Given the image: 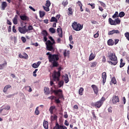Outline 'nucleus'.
<instances>
[{"label": "nucleus", "mask_w": 129, "mask_h": 129, "mask_svg": "<svg viewBox=\"0 0 129 129\" xmlns=\"http://www.w3.org/2000/svg\"><path fill=\"white\" fill-rule=\"evenodd\" d=\"M13 32L14 33H17V30L16 29V26H13L12 28Z\"/></svg>", "instance_id": "bf43d9fd"}, {"label": "nucleus", "mask_w": 129, "mask_h": 129, "mask_svg": "<svg viewBox=\"0 0 129 129\" xmlns=\"http://www.w3.org/2000/svg\"><path fill=\"white\" fill-rule=\"evenodd\" d=\"M33 26L31 25H29L28 26V31H32V30H33Z\"/></svg>", "instance_id": "8fccbe9b"}, {"label": "nucleus", "mask_w": 129, "mask_h": 129, "mask_svg": "<svg viewBox=\"0 0 129 129\" xmlns=\"http://www.w3.org/2000/svg\"><path fill=\"white\" fill-rule=\"evenodd\" d=\"M108 57L110 61H108V63L115 66L117 64L118 61L117 60V57L115 55V53L111 51L108 52Z\"/></svg>", "instance_id": "f03ea898"}, {"label": "nucleus", "mask_w": 129, "mask_h": 129, "mask_svg": "<svg viewBox=\"0 0 129 129\" xmlns=\"http://www.w3.org/2000/svg\"><path fill=\"white\" fill-rule=\"evenodd\" d=\"M102 102H101L100 101H98L92 104V106H95L96 108H100L101 106H102Z\"/></svg>", "instance_id": "1a4fd4ad"}, {"label": "nucleus", "mask_w": 129, "mask_h": 129, "mask_svg": "<svg viewBox=\"0 0 129 129\" xmlns=\"http://www.w3.org/2000/svg\"><path fill=\"white\" fill-rule=\"evenodd\" d=\"M72 28L75 31H81L83 29V25L80 24V23H77V22H75L72 24Z\"/></svg>", "instance_id": "39448f33"}, {"label": "nucleus", "mask_w": 129, "mask_h": 129, "mask_svg": "<svg viewBox=\"0 0 129 129\" xmlns=\"http://www.w3.org/2000/svg\"><path fill=\"white\" fill-rule=\"evenodd\" d=\"M69 12H68V16H72L73 15V12L72 11V8L70 7L68 9Z\"/></svg>", "instance_id": "bb28decb"}, {"label": "nucleus", "mask_w": 129, "mask_h": 129, "mask_svg": "<svg viewBox=\"0 0 129 129\" xmlns=\"http://www.w3.org/2000/svg\"><path fill=\"white\" fill-rule=\"evenodd\" d=\"M69 54H70V51L69 50H65L64 52H63V56L64 58H66V57H67L68 55H69Z\"/></svg>", "instance_id": "cd10ccee"}, {"label": "nucleus", "mask_w": 129, "mask_h": 129, "mask_svg": "<svg viewBox=\"0 0 129 129\" xmlns=\"http://www.w3.org/2000/svg\"><path fill=\"white\" fill-rule=\"evenodd\" d=\"M46 55L48 56V59L49 62L52 64V68L58 67L59 66V63L58 62V61H59V55L52 54L50 53V52H47Z\"/></svg>", "instance_id": "f257e3e1"}, {"label": "nucleus", "mask_w": 129, "mask_h": 129, "mask_svg": "<svg viewBox=\"0 0 129 129\" xmlns=\"http://www.w3.org/2000/svg\"><path fill=\"white\" fill-rule=\"evenodd\" d=\"M106 73L105 72H103L102 74V78L103 79V84H104V83H105V82H106Z\"/></svg>", "instance_id": "4468645a"}, {"label": "nucleus", "mask_w": 129, "mask_h": 129, "mask_svg": "<svg viewBox=\"0 0 129 129\" xmlns=\"http://www.w3.org/2000/svg\"><path fill=\"white\" fill-rule=\"evenodd\" d=\"M63 116L64 118H68V114H67V112H64Z\"/></svg>", "instance_id": "e2e57ef3"}, {"label": "nucleus", "mask_w": 129, "mask_h": 129, "mask_svg": "<svg viewBox=\"0 0 129 129\" xmlns=\"http://www.w3.org/2000/svg\"><path fill=\"white\" fill-rule=\"evenodd\" d=\"M49 39L50 40H50H47L46 42V50H47V51H53V52H54V51H55V48H54V46H53V45L55 43V40L53 39L52 36H49Z\"/></svg>", "instance_id": "7ed1b4c3"}, {"label": "nucleus", "mask_w": 129, "mask_h": 129, "mask_svg": "<svg viewBox=\"0 0 129 129\" xmlns=\"http://www.w3.org/2000/svg\"><path fill=\"white\" fill-rule=\"evenodd\" d=\"M20 18L21 20H22V21H29V18L25 15L22 16L20 15Z\"/></svg>", "instance_id": "6ab92c4d"}, {"label": "nucleus", "mask_w": 129, "mask_h": 129, "mask_svg": "<svg viewBox=\"0 0 129 129\" xmlns=\"http://www.w3.org/2000/svg\"><path fill=\"white\" fill-rule=\"evenodd\" d=\"M91 87L93 90L95 94H98V87L95 85H92Z\"/></svg>", "instance_id": "9b49d317"}, {"label": "nucleus", "mask_w": 129, "mask_h": 129, "mask_svg": "<svg viewBox=\"0 0 129 129\" xmlns=\"http://www.w3.org/2000/svg\"><path fill=\"white\" fill-rule=\"evenodd\" d=\"M64 125H67V126H68V125H69V122H68V121H67V120H66L64 121Z\"/></svg>", "instance_id": "774afa93"}, {"label": "nucleus", "mask_w": 129, "mask_h": 129, "mask_svg": "<svg viewBox=\"0 0 129 129\" xmlns=\"http://www.w3.org/2000/svg\"><path fill=\"white\" fill-rule=\"evenodd\" d=\"M95 58V56L94 55V54L92 53L89 56V61H91L92 60H93Z\"/></svg>", "instance_id": "72a5a7b5"}, {"label": "nucleus", "mask_w": 129, "mask_h": 129, "mask_svg": "<svg viewBox=\"0 0 129 129\" xmlns=\"http://www.w3.org/2000/svg\"><path fill=\"white\" fill-rule=\"evenodd\" d=\"M42 34L43 35L44 37L48 36V32H47V31L46 30L42 31Z\"/></svg>", "instance_id": "4c0bfd02"}, {"label": "nucleus", "mask_w": 129, "mask_h": 129, "mask_svg": "<svg viewBox=\"0 0 129 129\" xmlns=\"http://www.w3.org/2000/svg\"><path fill=\"white\" fill-rule=\"evenodd\" d=\"M10 88H12V86H11L10 85H6L4 88L3 92H4V93H6L7 91H8L9 89H10Z\"/></svg>", "instance_id": "f3484780"}, {"label": "nucleus", "mask_w": 129, "mask_h": 129, "mask_svg": "<svg viewBox=\"0 0 129 129\" xmlns=\"http://www.w3.org/2000/svg\"><path fill=\"white\" fill-rule=\"evenodd\" d=\"M111 83H113V84H116V80L115 79V78H112Z\"/></svg>", "instance_id": "37998d69"}, {"label": "nucleus", "mask_w": 129, "mask_h": 129, "mask_svg": "<svg viewBox=\"0 0 129 129\" xmlns=\"http://www.w3.org/2000/svg\"><path fill=\"white\" fill-rule=\"evenodd\" d=\"M52 92L55 93V95H58V98H63V91H62V90H54L52 91Z\"/></svg>", "instance_id": "0eeeda50"}, {"label": "nucleus", "mask_w": 129, "mask_h": 129, "mask_svg": "<svg viewBox=\"0 0 129 129\" xmlns=\"http://www.w3.org/2000/svg\"><path fill=\"white\" fill-rule=\"evenodd\" d=\"M40 64H41V61H38L37 63H34L32 64L33 68L36 69V68H38L40 66Z\"/></svg>", "instance_id": "412c9836"}, {"label": "nucleus", "mask_w": 129, "mask_h": 129, "mask_svg": "<svg viewBox=\"0 0 129 129\" xmlns=\"http://www.w3.org/2000/svg\"><path fill=\"white\" fill-rule=\"evenodd\" d=\"M51 118H53V120H55L57 119V115H54V116H51Z\"/></svg>", "instance_id": "69168bd1"}, {"label": "nucleus", "mask_w": 129, "mask_h": 129, "mask_svg": "<svg viewBox=\"0 0 129 129\" xmlns=\"http://www.w3.org/2000/svg\"><path fill=\"white\" fill-rule=\"evenodd\" d=\"M57 32L58 34H60V33H62V29L58 28L57 29Z\"/></svg>", "instance_id": "052dcab7"}, {"label": "nucleus", "mask_w": 129, "mask_h": 129, "mask_svg": "<svg viewBox=\"0 0 129 129\" xmlns=\"http://www.w3.org/2000/svg\"><path fill=\"white\" fill-rule=\"evenodd\" d=\"M49 31L51 33V34H55V33H56V30L54 28H50L49 29Z\"/></svg>", "instance_id": "7c9ffc66"}, {"label": "nucleus", "mask_w": 129, "mask_h": 129, "mask_svg": "<svg viewBox=\"0 0 129 129\" xmlns=\"http://www.w3.org/2000/svg\"><path fill=\"white\" fill-rule=\"evenodd\" d=\"M118 12H115L114 14L112 16V18L113 19H115L116 18H118Z\"/></svg>", "instance_id": "e433bc0d"}, {"label": "nucleus", "mask_w": 129, "mask_h": 129, "mask_svg": "<svg viewBox=\"0 0 129 129\" xmlns=\"http://www.w3.org/2000/svg\"><path fill=\"white\" fill-rule=\"evenodd\" d=\"M18 31L21 34H26L27 32H28V29H27V26L25 25L23 27H19L18 28Z\"/></svg>", "instance_id": "6e6552de"}, {"label": "nucleus", "mask_w": 129, "mask_h": 129, "mask_svg": "<svg viewBox=\"0 0 129 129\" xmlns=\"http://www.w3.org/2000/svg\"><path fill=\"white\" fill-rule=\"evenodd\" d=\"M45 14L46 13L44 11H39V16L40 18H43V17L45 16Z\"/></svg>", "instance_id": "f704fd0d"}, {"label": "nucleus", "mask_w": 129, "mask_h": 129, "mask_svg": "<svg viewBox=\"0 0 129 129\" xmlns=\"http://www.w3.org/2000/svg\"><path fill=\"white\" fill-rule=\"evenodd\" d=\"M46 7H49L50 6H51V2H50V1H46V3L45 4Z\"/></svg>", "instance_id": "a19ab883"}, {"label": "nucleus", "mask_w": 129, "mask_h": 129, "mask_svg": "<svg viewBox=\"0 0 129 129\" xmlns=\"http://www.w3.org/2000/svg\"><path fill=\"white\" fill-rule=\"evenodd\" d=\"M102 62H103V63H105V62H106V58L104 55L102 56Z\"/></svg>", "instance_id": "3c124183"}, {"label": "nucleus", "mask_w": 129, "mask_h": 129, "mask_svg": "<svg viewBox=\"0 0 129 129\" xmlns=\"http://www.w3.org/2000/svg\"><path fill=\"white\" fill-rule=\"evenodd\" d=\"M23 55H22V53H20L19 54V58H21V59H28V58H29V55H28V54H27L25 52H24Z\"/></svg>", "instance_id": "f8f14e48"}, {"label": "nucleus", "mask_w": 129, "mask_h": 129, "mask_svg": "<svg viewBox=\"0 0 129 129\" xmlns=\"http://www.w3.org/2000/svg\"><path fill=\"white\" fill-rule=\"evenodd\" d=\"M39 108V107H36V109H35V114H36V115H39V114H40V111H39V110H38Z\"/></svg>", "instance_id": "79ce46f5"}, {"label": "nucleus", "mask_w": 129, "mask_h": 129, "mask_svg": "<svg viewBox=\"0 0 129 129\" xmlns=\"http://www.w3.org/2000/svg\"><path fill=\"white\" fill-rule=\"evenodd\" d=\"M109 23L111 26H116V25H120V19L117 18L115 19V20H112L111 18H109L108 19Z\"/></svg>", "instance_id": "423d86ee"}, {"label": "nucleus", "mask_w": 129, "mask_h": 129, "mask_svg": "<svg viewBox=\"0 0 129 129\" xmlns=\"http://www.w3.org/2000/svg\"><path fill=\"white\" fill-rule=\"evenodd\" d=\"M77 4L78 5V6L80 7H83V5H82V3H81V2L80 1H78Z\"/></svg>", "instance_id": "13d9d810"}, {"label": "nucleus", "mask_w": 129, "mask_h": 129, "mask_svg": "<svg viewBox=\"0 0 129 129\" xmlns=\"http://www.w3.org/2000/svg\"><path fill=\"white\" fill-rule=\"evenodd\" d=\"M58 72L54 71L52 74L53 80L54 81H59L60 80V76H61V70H63L62 67L57 68Z\"/></svg>", "instance_id": "20e7f679"}, {"label": "nucleus", "mask_w": 129, "mask_h": 129, "mask_svg": "<svg viewBox=\"0 0 129 129\" xmlns=\"http://www.w3.org/2000/svg\"><path fill=\"white\" fill-rule=\"evenodd\" d=\"M44 92L46 95H49V94H50V89L47 87H45L44 88Z\"/></svg>", "instance_id": "2eb2a0df"}, {"label": "nucleus", "mask_w": 129, "mask_h": 129, "mask_svg": "<svg viewBox=\"0 0 129 129\" xmlns=\"http://www.w3.org/2000/svg\"><path fill=\"white\" fill-rule=\"evenodd\" d=\"M99 37V31H97V33L94 35V38H98Z\"/></svg>", "instance_id": "a18cd8bd"}, {"label": "nucleus", "mask_w": 129, "mask_h": 129, "mask_svg": "<svg viewBox=\"0 0 129 129\" xmlns=\"http://www.w3.org/2000/svg\"><path fill=\"white\" fill-rule=\"evenodd\" d=\"M31 45H32V46H35V47H38V46H39V44H38V42L33 43L31 44Z\"/></svg>", "instance_id": "680f3d73"}, {"label": "nucleus", "mask_w": 129, "mask_h": 129, "mask_svg": "<svg viewBox=\"0 0 129 129\" xmlns=\"http://www.w3.org/2000/svg\"><path fill=\"white\" fill-rule=\"evenodd\" d=\"M62 5L63 6V7H66V6H67V5H68V1H63Z\"/></svg>", "instance_id": "c03bdc74"}, {"label": "nucleus", "mask_w": 129, "mask_h": 129, "mask_svg": "<svg viewBox=\"0 0 129 129\" xmlns=\"http://www.w3.org/2000/svg\"><path fill=\"white\" fill-rule=\"evenodd\" d=\"M50 22H55V23H58V20H57V19L55 17H52L50 19Z\"/></svg>", "instance_id": "c756f323"}, {"label": "nucleus", "mask_w": 129, "mask_h": 129, "mask_svg": "<svg viewBox=\"0 0 129 129\" xmlns=\"http://www.w3.org/2000/svg\"><path fill=\"white\" fill-rule=\"evenodd\" d=\"M88 6H90L91 7V9H93L95 8V4H90V3H88Z\"/></svg>", "instance_id": "58836bf2"}, {"label": "nucleus", "mask_w": 129, "mask_h": 129, "mask_svg": "<svg viewBox=\"0 0 129 129\" xmlns=\"http://www.w3.org/2000/svg\"><path fill=\"white\" fill-rule=\"evenodd\" d=\"M1 7L2 11H5V10H6V8L8 7V4H7V2H3L2 3Z\"/></svg>", "instance_id": "a211bd4d"}, {"label": "nucleus", "mask_w": 129, "mask_h": 129, "mask_svg": "<svg viewBox=\"0 0 129 129\" xmlns=\"http://www.w3.org/2000/svg\"><path fill=\"white\" fill-rule=\"evenodd\" d=\"M99 3L100 4L101 6H102V7H103V8H105V7H106V5L103 2L101 1H99Z\"/></svg>", "instance_id": "49530a36"}, {"label": "nucleus", "mask_w": 129, "mask_h": 129, "mask_svg": "<svg viewBox=\"0 0 129 129\" xmlns=\"http://www.w3.org/2000/svg\"><path fill=\"white\" fill-rule=\"evenodd\" d=\"M43 8L44 10V11H46V12H49V11H50V9L49 8V7H45V6H43Z\"/></svg>", "instance_id": "de8ad7c7"}, {"label": "nucleus", "mask_w": 129, "mask_h": 129, "mask_svg": "<svg viewBox=\"0 0 129 129\" xmlns=\"http://www.w3.org/2000/svg\"><path fill=\"white\" fill-rule=\"evenodd\" d=\"M64 77V81L65 83H68L69 82V77H68V75L67 74H66Z\"/></svg>", "instance_id": "4be33fe9"}, {"label": "nucleus", "mask_w": 129, "mask_h": 129, "mask_svg": "<svg viewBox=\"0 0 129 129\" xmlns=\"http://www.w3.org/2000/svg\"><path fill=\"white\" fill-rule=\"evenodd\" d=\"M8 65V62L6 61H5L3 64H0V70H3L5 68V66Z\"/></svg>", "instance_id": "393cba45"}, {"label": "nucleus", "mask_w": 129, "mask_h": 129, "mask_svg": "<svg viewBox=\"0 0 129 129\" xmlns=\"http://www.w3.org/2000/svg\"><path fill=\"white\" fill-rule=\"evenodd\" d=\"M99 101L102 102V104H103V102L105 101V98L104 97H102Z\"/></svg>", "instance_id": "5fc2aeb1"}, {"label": "nucleus", "mask_w": 129, "mask_h": 129, "mask_svg": "<svg viewBox=\"0 0 129 129\" xmlns=\"http://www.w3.org/2000/svg\"><path fill=\"white\" fill-rule=\"evenodd\" d=\"M21 40L23 43H26V41H27V39L25 37H21Z\"/></svg>", "instance_id": "603ef678"}, {"label": "nucleus", "mask_w": 129, "mask_h": 129, "mask_svg": "<svg viewBox=\"0 0 129 129\" xmlns=\"http://www.w3.org/2000/svg\"><path fill=\"white\" fill-rule=\"evenodd\" d=\"M53 129H59V123H56L55 126L53 127Z\"/></svg>", "instance_id": "6e6d98bb"}, {"label": "nucleus", "mask_w": 129, "mask_h": 129, "mask_svg": "<svg viewBox=\"0 0 129 129\" xmlns=\"http://www.w3.org/2000/svg\"><path fill=\"white\" fill-rule=\"evenodd\" d=\"M113 104H116L117 102H119V98L118 96L114 95L112 99Z\"/></svg>", "instance_id": "9d476101"}, {"label": "nucleus", "mask_w": 129, "mask_h": 129, "mask_svg": "<svg viewBox=\"0 0 129 129\" xmlns=\"http://www.w3.org/2000/svg\"><path fill=\"white\" fill-rule=\"evenodd\" d=\"M43 125L44 128L49 129V122H48L46 120L43 121Z\"/></svg>", "instance_id": "dca6fc26"}, {"label": "nucleus", "mask_w": 129, "mask_h": 129, "mask_svg": "<svg viewBox=\"0 0 129 129\" xmlns=\"http://www.w3.org/2000/svg\"><path fill=\"white\" fill-rule=\"evenodd\" d=\"M114 34H119L120 32L118 31V30H113Z\"/></svg>", "instance_id": "338daca9"}, {"label": "nucleus", "mask_w": 129, "mask_h": 129, "mask_svg": "<svg viewBox=\"0 0 129 129\" xmlns=\"http://www.w3.org/2000/svg\"><path fill=\"white\" fill-rule=\"evenodd\" d=\"M114 34V30L110 31L108 33V35H113Z\"/></svg>", "instance_id": "864d4df0"}, {"label": "nucleus", "mask_w": 129, "mask_h": 129, "mask_svg": "<svg viewBox=\"0 0 129 129\" xmlns=\"http://www.w3.org/2000/svg\"><path fill=\"white\" fill-rule=\"evenodd\" d=\"M108 112H110V113H111V112H112V107H110L108 109Z\"/></svg>", "instance_id": "0e129e2a"}, {"label": "nucleus", "mask_w": 129, "mask_h": 129, "mask_svg": "<svg viewBox=\"0 0 129 129\" xmlns=\"http://www.w3.org/2000/svg\"><path fill=\"white\" fill-rule=\"evenodd\" d=\"M25 88L26 89H28V88L29 89L28 92H32V88H31V87L30 86H27L25 87Z\"/></svg>", "instance_id": "ea45409f"}, {"label": "nucleus", "mask_w": 129, "mask_h": 129, "mask_svg": "<svg viewBox=\"0 0 129 129\" xmlns=\"http://www.w3.org/2000/svg\"><path fill=\"white\" fill-rule=\"evenodd\" d=\"M124 35L126 37L127 40H128V41H129V33L128 32H126L124 34Z\"/></svg>", "instance_id": "09e8293b"}, {"label": "nucleus", "mask_w": 129, "mask_h": 129, "mask_svg": "<svg viewBox=\"0 0 129 129\" xmlns=\"http://www.w3.org/2000/svg\"><path fill=\"white\" fill-rule=\"evenodd\" d=\"M124 65H125V62H120V66H119L120 68H122V67H123V66H124Z\"/></svg>", "instance_id": "4d7b16f0"}, {"label": "nucleus", "mask_w": 129, "mask_h": 129, "mask_svg": "<svg viewBox=\"0 0 129 129\" xmlns=\"http://www.w3.org/2000/svg\"><path fill=\"white\" fill-rule=\"evenodd\" d=\"M59 88H61L64 85V81H60L58 83Z\"/></svg>", "instance_id": "c85d7f7f"}, {"label": "nucleus", "mask_w": 129, "mask_h": 129, "mask_svg": "<svg viewBox=\"0 0 129 129\" xmlns=\"http://www.w3.org/2000/svg\"><path fill=\"white\" fill-rule=\"evenodd\" d=\"M3 109H5V110H7V111L8 110H10V109H11V106H10V105H4L3 106Z\"/></svg>", "instance_id": "a878e982"}, {"label": "nucleus", "mask_w": 129, "mask_h": 129, "mask_svg": "<svg viewBox=\"0 0 129 129\" xmlns=\"http://www.w3.org/2000/svg\"><path fill=\"white\" fill-rule=\"evenodd\" d=\"M0 113L2 115H7L9 113V111L4 109H0Z\"/></svg>", "instance_id": "ddd939ff"}, {"label": "nucleus", "mask_w": 129, "mask_h": 129, "mask_svg": "<svg viewBox=\"0 0 129 129\" xmlns=\"http://www.w3.org/2000/svg\"><path fill=\"white\" fill-rule=\"evenodd\" d=\"M84 91V89L83 88H80L79 90V94L80 95H83V91Z\"/></svg>", "instance_id": "473e14b6"}, {"label": "nucleus", "mask_w": 129, "mask_h": 129, "mask_svg": "<svg viewBox=\"0 0 129 129\" xmlns=\"http://www.w3.org/2000/svg\"><path fill=\"white\" fill-rule=\"evenodd\" d=\"M125 15V14L124 13V12H121L119 13L118 17H119L120 18H123V17H124Z\"/></svg>", "instance_id": "c9c22d12"}, {"label": "nucleus", "mask_w": 129, "mask_h": 129, "mask_svg": "<svg viewBox=\"0 0 129 129\" xmlns=\"http://www.w3.org/2000/svg\"><path fill=\"white\" fill-rule=\"evenodd\" d=\"M107 44L108 46H113L114 45V41H113V40H112V39H109L107 41Z\"/></svg>", "instance_id": "aec40b11"}, {"label": "nucleus", "mask_w": 129, "mask_h": 129, "mask_svg": "<svg viewBox=\"0 0 129 129\" xmlns=\"http://www.w3.org/2000/svg\"><path fill=\"white\" fill-rule=\"evenodd\" d=\"M97 65V62L96 61H93L91 63V67L92 68H93L94 67H96V66Z\"/></svg>", "instance_id": "2f4dec72"}, {"label": "nucleus", "mask_w": 129, "mask_h": 129, "mask_svg": "<svg viewBox=\"0 0 129 129\" xmlns=\"http://www.w3.org/2000/svg\"><path fill=\"white\" fill-rule=\"evenodd\" d=\"M13 22L14 25H18V15H15L13 19Z\"/></svg>", "instance_id": "b1692460"}, {"label": "nucleus", "mask_w": 129, "mask_h": 129, "mask_svg": "<svg viewBox=\"0 0 129 129\" xmlns=\"http://www.w3.org/2000/svg\"><path fill=\"white\" fill-rule=\"evenodd\" d=\"M56 108V107L55 106H51L50 107L49 109V111L50 112V114H53L54 109Z\"/></svg>", "instance_id": "5701e85b"}]
</instances>
